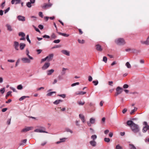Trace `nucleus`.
Segmentation results:
<instances>
[{
  "label": "nucleus",
  "instance_id": "obj_32",
  "mask_svg": "<svg viewBox=\"0 0 149 149\" xmlns=\"http://www.w3.org/2000/svg\"><path fill=\"white\" fill-rule=\"evenodd\" d=\"M125 65L127 66V67L129 68H130L131 67V66L130 64V63L127 62L125 64Z\"/></svg>",
  "mask_w": 149,
  "mask_h": 149
},
{
  "label": "nucleus",
  "instance_id": "obj_23",
  "mask_svg": "<svg viewBox=\"0 0 149 149\" xmlns=\"http://www.w3.org/2000/svg\"><path fill=\"white\" fill-rule=\"evenodd\" d=\"M62 102V100H55L54 102L53 103L57 105L59 104L60 102Z\"/></svg>",
  "mask_w": 149,
  "mask_h": 149
},
{
  "label": "nucleus",
  "instance_id": "obj_35",
  "mask_svg": "<svg viewBox=\"0 0 149 149\" xmlns=\"http://www.w3.org/2000/svg\"><path fill=\"white\" fill-rule=\"evenodd\" d=\"M137 108L134 107V109L132 110L130 112V114L131 115H132L134 112H135V111H136L137 110Z\"/></svg>",
  "mask_w": 149,
  "mask_h": 149
},
{
  "label": "nucleus",
  "instance_id": "obj_3",
  "mask_svg": "<svg viewBox=\"0 0 149 149\" xmlns=\"http://www.w3.org/2000/svg\"><path fill=\"white\" fill-rule=\"evenodd\" d=\"M52 5L51 3H44L41 6V7L44 9H46L48 8L51 7Z\"/></svg>",
  "mask_w": 149,
  "mask_h": 149
},
{
  "label": "nucleus",
  "instance_id": "obj_34",
  "mask_svg": "<svg viewBox=\"0 0 149 149\" xmlns=\"http://www.w3.org/2000/svg\"><path fill=\"white\" fill-rule=\"evenodd\" d=\"M18 35L19 36H22V37H25V33L22 32H20L19 33Z\"/></svg>",
  "mask_w": 149,
  "mask_h": 149
},
{
  "label": "nucleus",
  "instance_id": "obj_61",
  "mask_svg": "<svg viewBox=\"0 0 149 149\" xmlns=\"http://www.w3.org/2000/svg\"><path fill=\"white\" fill-rule=\"evenodd\" d=\"M10 9V8L9 7L7 9L5 10L4 11V13L5 14L6 13H7L9 10Z\"/></svg>",
  "mask_w": 149,
  "mask_h": 149
},
{
  "label": "nucleus",
  "instance_id": "obj_28",
  "mask_svg": "<svg viewBox=\"0 0 149 149\" xmlns=\"http://www.w3.org/2000/svg\"><path fill=\"white\" fill-rule=\"evenodd\" d=\"M97 136L96 135H93L91 137V139H93L92 141H95L97 139Z\"/></svg>",
  "mask_w": 149,
  "mask_h": 149
},
{
  "label": "nucleus",
  "instance_id": "obj_26",
  "mask_svg": "<svg viewBox=\"0 0 149 149\" xmlns=\"http://www.w3.org/2000/svg\"><path fill=\"white\" fill-rule=\"evenodd\" d=\"M29 97L28 96H24L21 97L19 99V100L20 101H22L24 99L26 98H29Z\"/></svg>",
  "mask_w": 149,
  "mask_h": 149
},
{
  "label": "nucleus",
  "instance_id": "obj_27",
  "mask_svg": "<svg viewBox=\"0 0 149 149\" xmlns=\"http://www.w3.org/2000/svg\"><path fill=\"white\" fill-rule=\"evenodd\" d=\"M130 149H136V147L133 144H130Z\"/></svg>",
  "mask_w": 149,
  "mask_h": 149
},
{
  "label": "nucleus",
  "instance_id": "obj_40",
  "mask_svg": "<svg viewBox=\"0 0 149 149\" xmlns=\"http://www.w3.org/2000/svg\"><path fill=\"white\" fill-rule=\"evenodd\" d=\"M0 91L1 93L2 94H3L4 92L5 91V88H2L0 90Z\"/></svg>",
  "mask_w": 149,
  "mask_h": 149
},
{
  "label": "nucleus",
  "instance_id": "obj_14",
  "mask_svg": "<svg viewBox=\"0 0 149 149\" xmlns=\"http://www.w3.org/2000/svg\"><path fill=\"white\" fill-rule=\"evenodd\" d=\"M34 131L35 132H40V133H48V132L45 131H44L42 130H40L39 129H36L34 130Z\"/></svg>",
  "mask_w": 149,
  "mask_h": 149
},
{
  "label": "nucleus",
  "instance_id": "obj_18",
  "mask_svg": "<svg viewBox=\"0 0 149 149\" xmlns=\"http://www.w3.org/2000/svg\"><path fill=\"white\" fill-rule=\"evenodd\" d=\"M19 45V48L21 50H23L26 46V44L24 43H21Z\"/></svg>",
  "mask_w": 149,
  "mask_h": 149
},
{
  "label": "nucleus",
  "instance_id": "obj_21",
  "mask_svg": "<svg viewBox=\"0 0 149 149\" xmlns=\"http://www.w3.org/2000/svg\"><path fill=\"white\" fill-rule=\"evenodd\" d=\"M148 130H149V126L148 127H144L142 129V132L143 133H145Z\"/></svg>",
  "mask_w": 149,
  "mask_h": 149
},
{
  "label": "nucleus",
  "instance_id": "obj_11",
  "mask_svg": "<svg viewBox=\"0 0 149 149\" xmlns=\"http://www.w3.org/2000/svg\"><path fill=\"white\" fill-rule=\"evenodd\" d=\"M61 52L63 54L67 56H70V52L66 50H61Z\"/></svg>",
  "mask_w": 149,
  "mask_h": 149
},
{
  "label": "nucleus",
  "instance_id": "obj_37",
  "mask_svg": "<svg viewBox=\"0 0 149 149\" xmlns=\"http://www.w3.org/2000/svg\"><path fill=\"white\" fill-rule=\"evenodd\" d=\"M78 41L81 44H84L85 42V41L84 40H81L80 39H78Z\"/></svg>",
  "mask_w": 149,
  "mask_h": 149
},
{
  "label": "nucleus",
  "instance_id": "obj_25",
  "mask_svg": "<svg viewBox=\"0 0 149 149\" xmlns=\"http://www.w3.org/2000/svg\"><path fill=\"white\" fill-rule=\"evenodd\" d=\"M58 33L59 35H62L65 37H68L69 36V34H66L65 33H62L60 32H58Z\"/></svg>",
  "mask_w": 149,
  "mask_h": 149
},
{
  "label": "nucleus",
  "instance_id": "obj_41",
  "mask_svg": "<svg viewBox=\"0 0 149 149\" xmlns=\"http://www.w3.org/2000/svg\"><path fill=\"white\" fill-rule=\"evenodd\" d=\"M58 96L62 97L63 98H65L66 97V95L65 94H58Z\"/></svg>",
  "mask_w": 149,
  "mask_h": 149
},
{
  "label": "nucleus",
  "instance_id": "obj_20",
  "mask_svg": "<svg viewBox=\"0 0 149 149\" xmlns=\"http://www.w3.org/2000/svg\"><path fill=\"white\" fill-rule=\"evenodd\" d=\"M79 117L81 119V121L83 123L85 122V118L84 115L81 114H79Z\"/></svg>",
  "mask_w": 149,
  "mask_h": 149
},
{
  "label": "nucleus",
  "instance_id": "obj_64",
  "mask_svg": "<svg viewBox=\"0 0 149 149\" xmlns=\"http://www.w3.org/2000/svg\"><path fill=\"white\" fill-rule=\"evenodd\" d=\"M86 93V92L80 91V95H84Z\"/></svg>",
  "mask_w": 149,
  "mask_h": 149
},
{
  "label": "nucleus",
  "instance_id": "obj_57",
  "mask_svg": "<svg viewBox=\"0 0 149 149\" xmlns=\"http://www.w3.org/2000/svg\"><path fill=\"white\" fill-rule=\"evenodd\" d=\"M39 15L42 18L43 17V15L42 12H40L39 13Z\"/></svg>",
  "mask_w": 149,
  "mask_h": 149
},
{
  "label": "nucleus",
  "instance_id": "obj_31",
  "mask_svg": "<svg viewBox=\"0 0 149 149\" xmlns=\"http://www.w3.org/2000/svg\"><path fill=\"white\" fill-rule=\"evenodd\" d=\"M12 93V92L11 91H9L8 92L6 95L5 97L6 99H7L8 97L10 95L11 93Z\"/></svg>",
  "mask_w": 149,
  "mask_h": 149
},
{
  "label": "nucleus",
  "instance_id": "obj_52",
  "mask_svg": "<svg viewBox=\"0 0 149 149\" xmlns=\"http://www.w3.org/2000/svg\"><path fill=\"white\" fill-rule=\"evenodd\" d=\"M11 118H10L8 119L7 121V123L8 125H9L10 124V122H11Z\"/></svg>",
  "mask_w": 149,
  "mask_h": 149
},
{
  "label": "nucleus",
  "instance_id": "obj_29",
  "mask_svg": "<svg viewBox=\"0 0 149 149\" xmlns=\"http://www.w3.org/2000/svg\"><path fill=\"white\" fill-rule=\"evenodd\" d=\"M56 93V92L55 91L47 93V95L48 96H51L53 94V93Z\"/></svg>",
  "mask_w": 149,
  "mask_h": 149
},
{
  "label": "nucleus",
  "instance_id": "obj_53",
  "mask_svg": "<svg viewBox=\"0 0 149 149\" xmlns=\"http://www.w3.org/2000/svg\"><path fill=\"white\" fill-rule=\"evenodd\" d=\"M38 27L41 30H42L43 29V26L42 25H39L38 26Z\"/></svg>",
  "mask_w": 149,
  "mask_h": 149
},
{
  "label": "nucleus",
  "instance_id": "obj_60",
  "mask_svg": "<svg viewBox=\"0 0 149 149\" xmlns=\"http://www.w3.org/2000/svg\"><path fill=\"white\" fill-rule=\"evenodd\" d=\"M36 51L38 52V54H39L41 52L42 50L41 49H38L36 50Z\"/></svg>",
  "mask_w": 149,
  "mask_h": 149
},
{
  "label": "nucleus",
  "instance_id": "obj_62",
  "mask_svg": "<svg viewBox=\"0 0 149 149\" xmlns=\"http://www.w3.org/2000/svg\"><path fill=\"white\" fill-rule=\"evenodd\" d=\"M79 104V105H83L85 104L84 102H79L78 103Z\"/></svg>",
  "mask_w": 149,
  "mask_h": 149
},
{
  "label": "nucleus",
  "instance_id": "obj_1",
  "mask_svg": "<svg viewBox=\"0 0 149 149\" xmlns=\"http://www.w3.org/2000/svg\"><path fill=\"white\" fill-rule=\"evenodd\" d=\"M130 128L132 131L134 133H139V136H141V133L139 132L140 129L138 125L135 123L133 125L131 126Z\"/></svg>",
  "mask_w": 149,
  "mask_h": 149
},
{
  "label": "nucleus",
  "instance_id": "obj_7",
  "mask_svg": "<svg viewBox=\"0 0 149 149\" xmlns=\"http://www.w3.org/2000/svg\"><path fill=\"white\" fill-rule=\"evenodd\" d=\"M50 63H46L42 67V69L43 70H46L50 66Z\"/></svg>",
  "mask_w": 149,
  "mask_h": 149
},
{
  "label": "nucleus",
  "instance_id": "obj_38",
  "mask_svg": "<svg viewBox=\"0 0 149 149\" xmlns=\"http://www.w3.org/2000/svg\"><path fill=\"white\" fill-rule=\"evenodd\" d=\"M31 3L30 2H28L26 3V5L29 8H31L32 6Z\"/></svg>",
  "mask_w": 149,
  "mask_h": 149
},
{
  "label": "nucleus",
  "instance_id": "obj_55",
  "mask_svg": "<svg viewBox=\"0 0 149 149\" xmlns=\"http://www.w3.org/2000/svg\"><path fill=\"white\" fill-rule=\"evenodd\" d=\"M66 130L67 132H70L71 133H72L73 132L70 129H69V128H66Z\"/></svg>",
  "mask_w": 149,
  "mask_h": 149
},
{
  "label": "nucleus",
  "instance_id": "obj_4",
  "mask_svg": "<svg viewBox=\"0 0 149 149\" xmlns=\"http://www.w3.org/2000/svg\"><path fill=\"white\" fill-rule=\"evenodd\" d=\"M123 91V89L122 88L119 86L116 89V92L115 94V96H118Z\"/></svg>",
  "mask_w": 149,
  "mask_h": 149
},
{
  "label": "nucleus",
  "instance_id": "obj_15",
  "mask_svg": "<svg viewBox=\"0 0 149 149\" xmlns=\"http://www.w3.org/2000/svg\"><path fill=\"white\" fill-rule=\"evenodd\" d=\"M134 123L131 120H129L127 122V125L130 126V127L131 126L133 125V124Z\"/></svg>",
  "mask_w": 149,
  "mask_h": 149
},
{
  "label": "nucleus",
  "instance_id": "obj_44",
  "mask_svg": "<svg viewBox=\"0 0 149 149\" xmlns=\"http://www.w3.org/2000/svg\"><path fill=\"white\" fill-rule=\"evenodd\" d=\"M66 139L67 138H62L60 139V141H61V142H65Z\"/></svg>",
  "mask_w": 149,
  "mask_h": 149
},
{
  "label": "nucleus",
  "instance_id": "obj_16",
  "mask_svg": "<svg viewBox=\"0 0 149 149\" xmlns=\"http://www.w3.org/2000/svg\"><path fill=\"white\" fill-rule=\"evenodd\" d=\"M26 55L28 56V57L29 58V59L31 60H33V58L32 57L30 56L29 54V49L28 48L26 49Z\"/></svg>",
  "mask_w": 149,
  "mask_h": 149
},
{
  "label": "nucleus",
  "instance_id": "obj_58",
  "mask_svg": "<svg viewBox=\"0 0 149 149\" xmlns=\"http://www.w3.org/2000/svg\"><path fill=\"white\" fill-rule=\"evenodd\" d=\"M128 87V85L127 84H125L123 86V88H127Z\"/></svg>",
  "mask_w": 149,
  "mask_h": 149
},
{
  "label": "nucleus",
  "instance_id": "obj_12",
  "mask_svg": "<svg viewBox=\"0 0 149 149\" xmlns=\"http://www.w3.org/2000/svg\"><path fill=\"white\" fill-rule=\"evenodd\" d=\"M141 42L142 44H145L147 45H149V36L146 41H141Z\"/></svg>",
  "mask_w": 149,
  "mask_h": 149
},
{
  "label": "nucleus",
  "instance_id": "obj_47",
  "mask_svg": "<svg viewBox=\"0 0 149 149\" xmlns=\"http://www.w3.org/2000/svg\"><path fill=\"white\" fill-rule=\"evenodd\" d=\"M79 82H76L73 84H71V86L72 87L74 86H75L77 85H79Z\"/></svg>",
  "mask_w": 149,
  "mask_h": 149
},
{
  "label": "nucleus",
  "instance_id": "obj_54",
  "mask_svg": "<svg viewBox=\"0 0 149 149\" xmlns=\"http://www.w3.org/2000/svg\"><path fill=\"white\" fill-rule=\"evenodd\" d=\"M60 47H61V46H60V45H55V46H53L52 48V49H54V48H58Z\"/></svg>",
  "mask_w": 149,
  "mask_h": 149
},
{
  "label": "nucleus",
  "instance_id": "obj_42",
  "mask_svg": "<svg viewBox=\"0 0 149 149\" xmlns=\"http://www.w3.org/2000/svg\"><path fill=\"white\" fill-rule=\"evenodd\" d=\"M93 83L94 84V85L95 86H96L98 84V81L97 80L93 81Z\"/></svg>",
  "mask_w": 149,
  "mask_h": 149
},
{
  "label": "nucleus",
  "instance_id": "obj_59",
  "mask_svg": "<svg viewBox=\"0 0 149 149\" xmlns=\"http://www.w3.org/2000/svg\"><path fill=\"white\" fill-rule=\"evenodd\" d=\"M15 4H17L19 3L21 1V0H15Z\"/></svg>",
  "mask_w": 149,
  "mask_h": 149
},
{
  "label": "nucleus",
  "instance_id": "obj_22",
  "mask_svg": "<svg viewBox=\"0 0 149 149\" xmlns=\"http://www.w3.org/2000/svg\"><path fill=\"white\" fill-rule=\"evenodd\" d=\"M6 26L7 28V30L8 31H10L13 30L11 26L10 25L7 24L6 25Z\"/></svg>",
  "mask_w": 149,
  "mask_h": 149
},
{
  "label": "nucleus",
  "instance_id": "obj_39",
  "mask_svg": "<svg viewBox=\"0 0 149 149\" xmlns=\"http://www.w3.org/2000/svg\"><path fill=\"white\" fill-rule=\"evenodd\" d=\"M104 141L107 142L108 143L110 141V139L109 138H105L104 139Z\"/></svg>",
  "mask_w": 149,
  "mask_h": 149
},
{
  "label": "nucleus",
  "instance_id": "obj_5",
  "mask_svg": "<svg viewBox=\"0 0 149 149\" xmlns=\"http://www.w3.org/2000/svg\"><path fill=\"white\" fill-rule=\"evenodd\" d=\"M33 128L32 127H26L25 128L23 129L21 131L22 132H26L30 130H31Z\"/></svg>",
  "mask_w": 149,
  "mask_h": 149
},
{
  "label": "nucleus",
  "instance_id": "obj_6",
  "mask_svg": "<svg viewBox=\"0 0 149 149\" xmlns=\"http://www.w3.org/2000/svg\"><path fill=\"white\" fill-rule=\"evenodd\" d=\"M19 43L17 41L14 42L13 47L15 50L18 51L19 50Z\"/></svg>",
  "mask_w": 149,
  "mask_h": 149
},
{
  "label": "nucleus",
  "instance_id": "obj_30",
  "mask_svg": "<svg viewBox=\"0 0 149 149\" xmlns=\"http://www.w3.org/2000/svg\"><path fill=\"white\" fill-rule=\"evenodd\" d=\"M90 121L91 124H94L95 123V119L93 118H91L90 119Z\"/></svg>",
  "mask_w": 149,
  "mask_h": 149
},
{
  "label": "nucleus",
  "instance_id": "obj_50",
  "mask_svg": "<svg viewBox=\"0 0 149 149\" xmlns=\"http://www.w3.org/2000/svg\"><path fill=\"white\" fill-rule=\"evenodd\" d=\"M26 39H27V41H28L29 42V43H31V42L30 40V39H29V35H27L26 36Z\"/></svg>",
  "mask_w": 149,
  "mask_h": 149
},
{
  "label": "nucleus",
  "instance_id": "obj_17",
  "mask_svg": "<svg viewBox=\"0 0 149 149\" xmlns=\"http://www.w3.org/2000/svg\"><path fill=\"white\" fill-rule=\"evenodd\" d=\"M90 144L93 147H95L97 145V143L95 141H91L89 142Z\"/></svg>",
  "mask_w": 149,
  "mask_h": 149
},
{
  "label": "nucleus",
  "instance_id": "obj_10",
  "mask_svg": "<svg viewBox=\"0 0 149 149\" xmlns=\"http://www.w3.org/2000/svg\"><path fill=\"white\" fill-rule=\"evenodd\" d=\"M17 18L20 21L22 22L24 21L25 20V17L23 16L19 15L17 16Z\"/></svg>",
  "mask_w": 149,
  "mask_h": 149
},
{
  "label": "nucleus",
  "instance_id": "obj_8",
  "mask_svg": "<svg viewBox=\"0 0 149 149\" xmlns=\"http://www.w3.org/2000/svg\"><path fill=\"white\" fill-rule=\"evenodd\" d=\"M21 60L23 63H29L31 62L30 59L26 57L22 58H21Z\"/></svg>",
  "mask_w": 149,
  "mask_h": 149
},
{
  "label": "nucleus",
  "instance_id": "obj_9",
  "mask_svg": "<svg viewBox=\"0 0 149 149\" xmlns=\"http://www.w3.org/2000/svg\"><path fill=\"white\" fill-rule=\"evenodd\" d=\"M54 54H49L46 57L47 60L48 61H52L53 58Z\"/></svg>",
  "mask_w": 149,
  "mask_h": 149
},
{
  "label": "nucleus",
  "instance_id": "obj_19",
  "mask_svg": "<svg viewBox=\"0 0 149 149\" xmlns=\"http://www.w3.org/2000/svg\"><path fill=\"white\" fill-rule=\"evenodd\" d=\"M54 72V70L52 69L48 70L47 72V75H51Z\"/></svg>",
  "mask_w": 149,
  "mask_h": 149
},
{
  "label": "nucleus",
  "instance_id": "obj_36",
  "mask_svg": "<svg viewBox=\"0 0 149 149\" xmlns=\"http://www.w3.org/2000/svg\"><path fill=\"white\" fill-rule=\"evenodd\" d=\"M18 89L21 90L23 88V86L21 84L18 85L17 87Z\"/></svg>",
  "mask_w": 149,
  "mask_h": 149
},
{
  "label": "nucleus",
  "instance_id": "obj_43",
  "mask_svg": "<svg viewBox=\"0 0 149 149\" xmlns=\"http://www.w3.org/2000/svg\"><path fill=\"white\" fill-rule=\"evenodd\" d=\"M5 1H4L3 2L1 5V7L2 9H3L5 6Z\"/></svg>",
  "mask_w": 149,
  "mask_h": 149
},
{
  "label": "nucleus",
  "instance_id": "obj_45",
  "mask_svg": "<svg viewBox=\"0 0 149 149\" xmlns=\"http://www.w3.org/2000/svg\"><path fill=\"white\" fill-rule=\"evenodd\" d=\"M103 61L105 63H106L107 61V58L106 56H104L103 58Z\"/></svg>",
  "mask_w": 149,
  "mask_h": 149
},
{
  "label": "nucleus",
  "instance_id": "obj_49",
  "mask_svg": "<svg viewBox=\"0 0 149 149\" xmlns=\"http://www.w3.org/2000/svg\"><path fill=\"white\" fill-rule=\"evenodd\" d=\"M20 60L19 59H18L17 60V61L16 63V64L15 65V67H16L17 66L18 64H19V62H20Z\"/></svg>",
  "mask_w": 149,
  "mask_h": 149
},
{
  "label": "nucleus",
  "instance_id": "obj_51",
  "mask_svg": "<svg viewBox=\"0 0 149 149\" xmlns=\"http://www.w3.org/2000/svg\"><path fill=\"white\" fill-rule=\"evenodd\" d=\"M51 37L52 38L54 39H55L56 38V36L55 35V34L54 33H53L52 34Z\"/></svg>",
  "mask_w": 149,
  "mask_h": 149
},
{
  "label": "nucleus",
  "instance_id": "obj_48",
  "mask_svg": "<svg viewBox=\"0 0 149 149\" xmlns=\"http://www.w3.org/2000/svg\"><path fill=\"white\" fill-rule=\"evenodd\" d=\"M60 41V40L59 39L56 40H54L53 42L55 43H58Z\"/></svg>",
  "mask_w": 149,
  "mask_h": 149
},
{
  "label": "nucleus",
  "instance_id": "obj_2",
  "mask_svg": "<svg viewBox=\"0 0 149 149\" xmlns=\"http://www.w3.org/2000/svg\"><path fill=\"white\" fill-rule=\"evenodd\" d=\"M115 42L116 43L119 45H123L125 44V40L123 38H121L116 39Z\"/></svg>",
  "mask_w": 149,
  "mask_h": 149
},
{
  "label": "nucleus",
  "instance_id": "obj_33",
  "mask_svg": "<svg viewBox=\"0 0 149 149\" xmlns=\"http://www.w3.org/2000/svg\"><path fill=\"white\" fill-rule=\"evenodd\" d=\"M67 68H63L62 69V72H61V74L62 75L64 74L65 73V70H67Z\"/></svg>",
  "mask_w": 149,
  "mask_h": 149
},
{
  "label": "nucleus",
  "instance_id": "obj_56",
  "mask_svg": "<svg viewBox=\"0 0 149 149\" xmlns=\"http://www.w3.org/2000/svg\"><path fill=\"white\" fill-rule=\"evenodd\" d=\"M92 78L91 76H89L88 77V80L89 81H91L92 80Z\"/></svg>",
  "mask_w": 149,
  "mask_h": 149
},
{
  "label": "nucleus",
  "instance_id": "obj_63",
  "mask_svg": "<svg viewBox=\"0 0 149 149\" xmlns=\"http://www.w3.org/2000/svg\"><path fill=\"white\" fill-rule=\"evenodd\" d=\"M42 37L43 38H50V36H49L46 35H44Z\"/></svg>",
  "mask_w": 149,
  "mask_h": 149
},
{
  "label": "nucleus",
  "instance_id": "obj_46",
  "mask_svg": "<svg viewBox=\"0 0 149 149\" xmlns=\"http://www.w3.org/2000/svg\"><path fill=\"white\" fill-rule=\"evenodd\" d=\"M116 149H122V147L120 146L119 145H117L116 147Z\"/></svg>",
  "mask_w": 149,
  "mask_h": 149
},
{
  "label": "nucleus",
  "instance_id": "obj_13",
  "mask_svg": "<svg viewBox=\"0 0 149 149\" xmlns=\"http://www.w3.org/2000/svg\"><path fill=\"white\" fill-rule=\"evenodd\" d=\"M96 49L97 51L102 52V49L101 46L99 44H97L95 45Z\"/></svg>",
  "mask_w": 149,
  "mask_h": 149
},
{
  "label": "nucleus",
  "instance_id": "obj_24",
  "mask_svg": "<svg viewBox=\"0 0 149 149\" xmlns=\"http://www.w3.org/2000/svg\"><path fill=\"white\" fill-rule=\"evenodd\" d=\"M27 141L26 139H24L21 141V142L20 143L19 145L20 146L24 145V144Z\"/></svg>",
  "mask_w": 149,
  "mask_h": 149
}]
</instances>
